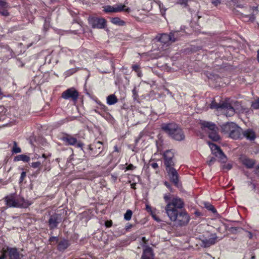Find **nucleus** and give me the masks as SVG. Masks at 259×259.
<instances>
[{"mask_svg": "<svg viewBox=\"0 0 259 259\" xmlns=\"http://www.w3.org/2000/svg\"><path fill=\"white\" fill-rule=\"evenodd\" d=\"M26 172L23 171L21 174V176H20V183H21L22 182H23V180H24V179L26 178Z\"/></svg>", "mask_w": 259, "mask_h": 259, "instance_id": "nucleus-39", "label": "nucleus"}, {"mask_svg": "<svg viewBox=\"0 0 259 259\" xmlns=\"http://www.w3.org/2000/svg\"><path fill=\"white\" fill-rule=\"evenodd\" d=\"M223 0H212L211 3L214 6H218L219 5L221 4Z\"/></svg>", "mask_w": 259, "mask_h": 259, "instance_id": "nucleus-37", "label": "nucleus"}, {"mask_svg": "<svg viewBox=\"0 0 259 259\" xmlns=\"http://www.w3.org/2000/svg\"><path fill=\"white\" fill-rule=\"evenodd\" d=\"M240 0H232L234 6H236L237 7L241 8L242 7V5L241 4H239V2H240Z\"/></svg>", "mask_w": 259, "mask_h": 259, "instance_id": "nucleus-36", "label": "nucleus"}, {"mask_svg": "<svg viewBox=\"0 0 259 259\" xmlns=\"http://www.w3.org/2000/svg\"><path fill=\"white\" fill-rule=\"evenodd\" d=\"M208 145L211 149L212 153L219 159V160L223 163L227 161V157L221 149L215 144L208 142Z\"/></svg>", "mask_w": 259, "mask_h": 259, "instance_id": "nucleus-8", "label": "nucleus"}, {"mask_svg": "<svg viewBox=\"0 0 259 259\" xmlns=\"http://www.w3.org/2000/svg\"><path fill=\"white\" fill-rule=\"evenodd\" d=\"M142 241H143V242L144 243H145H145H146V242H147V240H146V238H145V237H142Z\"/></svg>", "mask_w": 259, "mask_h": 259, "instance_id": "nucleus-51", "label": "nucleus"}, {"mask_svg": "<svg viewBox=\"0 0 259 259\" xmlns=\"http://www.w3.org/2000/svg\"><path fill=\"white\" fill-rule=\"evenodd\" d=\"M132 68L134 70L137 71L139 69V66H132Z\"/></svg>", "mask_w": 259, "mask_h": 259, "instance_id": "nucleus-48", "label": "nucleus"}, {"mask_svg": "<svg viewBox=\"0 0 259 259\" xmlns=\"http://www.w3.org/2000/svg\"><path fill=\"white\" fill-rule=\"evenodd\" d=\"M132 225H127L126 226V229L127 230V229H130L131 228H132Z\"/></svg>", "mask_w": 259, "mask_h": 259, "instance_id": "nucleus-56", "label": "nucleus"}, {"mask_svg": "<svg viewBox=\"0 0 259 259\" xmlns=\"http://www.w3.org/2000/svg\"><path fill=\"white\" fill-rule=\"evenodd\" d=\"M171 37L170 36V34H167L166 33H163L161 34H158L156 37L155 39L157 40V42L159 44L157 45L160 46L162 45V46L160 48L158 47V48H155L150 52H148L147 53H143L141 55V57L142 58H147L149 59H156L158 57L162 56L164 53L162 52L164 49V45H165L166 47H167L170 42H171Z\"/></svg>", "mask_w": 259, "mask_h": 259, "instance_id": "nucleus-2", "label": "nucleus"}, {"mask_svg": "<svg viewBox=\"0 0 259 259\" xmlns=\"http://www.w3.org/2000/svg\"><path fill=\"white\" fill-rule=\"evenodd\" d=\"M8 7V4L5 0H0V7L2 8H7Z\"/></svg>", "mask_w": 259, "mask_h": 259, "instance_id": "nucleus-35", "label": "nucleus"}, {"mask_svg": "<svg viewBox=\"0 0 259 259\" xmlns=\"http://www.w3.org/2000/svg\"><path fill=\"white\" fill-rule=\"evenodd\" d=\"M61 221V218L60 214H54L51 215L49 220V226L50 229L56 228Z\"/></svg>", "mask_w": 259, "mask_h": 259, "instance_id": "nucleus-15", "label": "nucleus"}, {"mask_svg": "<svg viewBox=\"0 0 259 259\" xmlns=\"http://www.w3.org/2000/svg\"><path fill=\"white\" fill-rule=\"evenodd\" d=\"M136 184L135 183H133L131 184V188H132L133 189H136Z\"/></svg>", "mask_w": 259, "mask_h": 259, "instance_id": "nucleus-53", "label": "nucleus"}, {"mask_svg": "<svg viewBox=\"0 0 259 259\" xmlns=\"http://www.w3.org/2000/svg\"><path fill=\"white\" fill-rule=\"evenodd\" d=\"M132 214L133 212L132 210L128 209L126 211L125 213L124 214V219L126 221H129L131 219Z\"/></svg>", "mask_w": 259, "mask_h": 259, "instance_id": "nucleus-31", "label": "nucleus"}, {"mask_svg": "<svg viewBox=\"0 0 259 259\" xmlns=\"http://www.w3.org/2000/svg\"><path fill=\"white\" fill-rule=\"evenodd\" d=\"M49 241L51 243H52L54 242H57L58 241V239H57V237H52L50 238Z\"/></svg>", "mask_w": 259, "mask_h": 259, "instance_id": "nucleus-45", "label": "nucleus"}, {"mask_svg": "<svg viewBox=\"0 0 259 259\" xmlns=\"http://www.w3.org/2000/svg\"><path fill=\"white\" fill-rule=\"evenodd\" d=\"M242 133L243 136L248 140H252L255 139V134L252 130H247L243 132L242 129L238 126L237 124L235 126H234V130H232V132L229 137L233 139H237L241 138Z\"/></svg>", "mask_w": 259, "mask_h": 259, "instance_id": "nucleus-6", "label": "nucleus"}, {"mask_svg": "<svg viewBox=\"0 0 259 259\" xmlns=\"http://www.w3.org/2000/svg\"><path fill=\"white\" fill-rule=\"evenodd\" d=\"M115 6V13H118L121 12H125L126 13H130L131 9L127 7L125 5L121 4H117Z\"/></svg>", "mask_w": 259, "mask_h": 259, "instance_id": "nucleus-21", "label": "nucleus"}, {"mask_svg": "<svg viewBox=\"0 0 259 259\" xmlns=\"http://www.w3.org/2000/svg\"><path fill=\"white\" fill-rule=\"evenodd\" d=\"M162 128L176 140L182 141L185 138L182 129L176 124H165L162 126Z\"/></svg>", "mask_w": 259, "mask_h": 259, "instance_id": "nucleus-4", "label": "nucleus"}, {"mask_svg": "<svg viewBox=\"0 0 259 259\" xmlns=\"http://www.w3.org/2000/svg\"><path fill=\"white\" fill-rule=\"evenodd\" d=\"M102 145V143L100 141H97L94 143L93 145L90 146V149L93 150L94 148H98L99 149H101V147Z\"/></svg>", "mask_w": 259, "mask_h": 259, "instance_id": "nucleus-30", "label": "nucleus"}, {"mask_svg": "<svg viewBox=\"0 0 259 259\" xmlns=\"http://www.w3.org/2000/svg\"><path fill=\"white\" fill-rule=\"evenodd\" d=\"M142 259H154V254L152 249L149 247H147L143 251L141 257Z\"/></svg>", "mask_w": 259, "mask_h": 259, "instance_id": "nucleus-20", "label": "nucleus"}, {"mask_svg": "<svg viewBox=\"0 0 259 259\" xmlns=\"http://www.w3.org/2000/svg\"><path fill=\"white\" fill-rule=\"evenodd\" d=\"M189 0H179L177 4H180L183 7H187L188 6V2Z\"/></svg>", "mask_w": 259, "mask_h": 259, "instance_id": "nucleus-33", "label": "nucleus"}, {"mask_svg": "<svg viewBox=\"0 0 259 259\" xmlns=\"http://www.w3.org/2000/svg\"><path fill=\"white\" fill-rule=\"evenodd\" d=\"M166 169L171 181L175 185H177L179 182V177L177 170L172 166L166 167Z\"/></svg>", "mask_w": 259, "mask_h": 259, "instance_id": "nucleus-14", "label": "nucleus"}, {"mask_svg": "<svg viewBox=\"0 0 259 259\" xmlns=\"http://www.w3.org/2000/svg\"><path fill=\"white\" fill-rule=\"evenodd\" d=\"M255 173L259 174V165L255 167Z\"/></svg>", "mask_w": 259, "mask_h": 259, "instance_id": "nucleus-50", "label": "nucleus"}, {"mask_svg": "<svg viewBox=\"0 0 259 259\" xmlns=\"http://www.w3.org/2000/svg\"><path fill=\"white\" fill-rule=\"evenodd\" d=\"M106 226L107 227H110L112 225V222L111 221H107L105 223Z\"/></svg>", "mask_w": 259, "mask_h": 259, "instance_id": "nucleus-47", "label": "nucleus"}, {"mask_svg": "<svg viewBox=\"0 0 259 259\" xmlns=\"http://www.w3.org/2000/svg\"><path fill=\"white\" fill-rule=\"evenodd\" d=\"M150 165L152 167H153L154 169H156V168L158 167V164L156 162H153L152 163L150 164Z\"/></svg>", "mask_w": 259, "mask_h": 259, "instance_id": "nucleus-46", "label": "nucleus"}, {"mask_svg": "<svg viewBox=\"0 0 259 259\" xmlns=\"http://www.w3.org/2000/svg\"><path fill=\"white\" fill-rule=\"evenodd\" d=\"M251 107L254 109H259V98L252 103Z\"/></svg>", "mask_w": 259, "mask_h": 259, "instance_id": "nucleus-32", "label": "nucleus"}, {"mask_svg": "<svg viewBox=\"0 0 259 259\" xmlns=\"http://www.w3.org/2000/svg\"><path fill=\"white\" fill-rule=\"evenodd\" d=\"M21 150L20 148L17 146L16 142L14 143V145L13 148L12 152L15 153H18L21 152Z\"/></svg>", "mask_w": 259, "mask_h": 259, "instance_id": "nucleus-34", "label": "nucleus"}, {"mask_svg": "<svg viewBox=\"0 0 259 259\" xmlns=\"http://www.w3.org/2000/svg\"><path fill=\"white\" fill-rule=\"evenodd\" d=\"M111 22L118 26H123L125 24V22L118 17L113 18L111 19Z\"/></svg>", "mask_w": 259, "mask_h": 259, "instance_id": "nucleus-25", "label": "nucleus"}, {"mask_svg": "<svg viewBox=\"0 0 259 259\" xmlns=\"http://www.w3.org/2000/svg\"><path fill=\"white\" fill-rule=\"evenodd\" d=\"M223 106V104L221 105L218 104L214 101H212L210 104V108L211 109H217L218 110L221 111L223 112V110L222 109V107Z\"/></svg>", "mask_w": 259, "mask_h": 259, "instance_id": "nucleus-28", "label": "nucleus"}, {"mask_svg": "<svg viewBox=\"0 0 259 259\" xmlns=\"http://www.w3.org/2000/svg\"><path fill=\"white\" fill-rule=\"evenodd\" d=\"M173 1L174 3H175L176 4H178V1H179V0H172Z\"/></svg>", "mask_w": 259, "mask_h": 259, "instance_id": "nucleus-58", "label": "nucleus"}, {"mask_svg": "<svg viewBox=\"0 0 259 259\" xmlns=\"http://www.w3.org/2000/svg\"><path fill=\"white\" fill-rule=\"evenodd\" d=\"M76 71V69L74 68V69H71L70 71H67L66 73L68 75H70L73 74V73H74Z\"/></svg>", "mask_w": 259, "mask_h": 259, "instance_id": "nucleus-44", "label": "nucleus"}, {"mask_svg": "<svg viewBox=\"0 0 259 259\" xmlns=\"http://www.w3.org/2000/svg\"><path fill=\"white\" fill-rule=\"evenodd\" d=\"M56 59H52L51 55H48L45 60V64H54L57 63Z\"/></svg>", "mask_w": 259, "mask_h": 259, "instance_id": "nucleus-29", "label": "nucleus"}, {"mask_svg": "<svg viewBox=\"0 0 259 259\" xmlns=\"http://www.w3.org/2000/svg\"><path fill=\"white\" fill-rule=\"evenodd\" d=\"M135 168V167L132 164H130L126 167V169L125 171L128 170H133Z\"/></svg>", "mask_w": 259, "mask_h": 259, "instance_id": "nucleus-42", "label": "nucleus"}, {"mask_svg": "<svg viewBox=\"0 0 259 259\" xmlns=\"http://www.w3.org/2000/svg\"><path fill=\"white\" fill-rule=\"evenodd\" d=\"M6 203L9 207H27L31 203L25 201L23 198L18 197L14 194H12L5 198Z\"/></svg>", "mask_w": 259, "mask_h": 259, "instance_id": "nucleus-5", "label": "nucleus"}, {"mask_svg": "<svg viewBox=\"0 0 259 259\" xmlns=\"http://www.w3.org/2000/svg\"><path fill=\"white\" fill-rule=\"evenodd\" d=\"M206 207H207V208L208 210H211L212 212H215V210L212 205L208 204L207 205H206Z\"/></svg>", "mask_w": 259, "mask_h": 259, "instance_id": "nucleus-40", "label": "nucleus"}, {"mask_svg": "<svg viewBox=\"0 0 259 259\" xmlns=\"http://www.w3.org/2000/svg\"><path fill=\"white\" fill-rule=\"evenodd\" d=\"M0 14L4 16H8L9 15V13L7 10L0 11Z\"/></svg>", "mask_w": 259, "mask_h": 259, "instance_id": "nucleus-41", "label": "nucleus"}, {"mask_svg": "<svg viewBox=\"0 0 259 259\" xmlns=\"http://www.w3.org/2000/svg\"><path fill=\"white\" fill-rule=\"evenodd\" d=\"M223 113L226 116H232L235 112H240L242 111L243 108L238 102L231 101L229 100L225 101L223 103L222 107Z\"/></svg>", "mask_w": 259, "mask_h": 259, "instance_id": "nucleus-3", "label": "nucleus"}, {"mask_svg": "<svg viewBox=\"0 0 259 259\" xmlns=\"http://www.w3.org/2000/svg\"><path fill=\"white\" fill-rule=\"evenodd\" d=\"M257 60L258 62L259 63V50L257 52Z\"/></svg>", "mask_w": 259, "mask_h": 259, "instance_id": "nucleus-54", "label": "nucleus"}, {"mask_svg": "<svg viewBox=\"0 0 259 259\" xmlns=\"http://www.w3.org/2000/svg\"><path fill=\"white\" fill-rule=\"evenodd\" d=\"M61 97L64 99H70L75 101L78 97V93L75 88H71L64 91Z\"/></svg>", "mask_w": 259, "mask_h": 259, "instance_id": "nucleus-11", "label": "nucleus"}, {"mask_svg": "<svg viewBox=\"0 0 259 259\" xmlns=\"http://www.w3.org/2000/svg\"><path fill=\"white\" fill-rule=\"evenodd\" d=\"M152 70H153V71L155 73V74H158V73H157V72H155V71H154V70L153 69H152Z\"/></svg>", "mask_w": 259, "mask_h": 259, "instance_id": "nucleus-61", "label": "nucleus"}, {"mask_svg": "<svg viewBox=\"0 0 259 259\" xmlns=\"http://www.w3.org/2000/svg\"><path fill=\"white\" fill-rule=\"evenodd\" d=\"M239 160L240 162L247 168H251L255 164V160L245 155H241Z\"/></svg>", "mask_w": 259, "mask_h": 259, "instance_id": "nucleus-17", "label": "nucleus"}, {"mask_svg": "<svg viewBox=\"0 0 259 259\" xmlns=\"http://www.w3.org/2000/svg\"><path fill=\"white\" fill-rule=\"evenodd\" d=\"M171 37V42H174L177 41L180 37V34L178 31H171L169 33Z\"/></svg>", "mask_w": 259, "mask_h": 259, "instance_id": "nucleus-26", "label": "nucleus"}, {"mask_svg": "<svg viewBox=\"0 0 259 259\" xmlns=\"http://www.w3.org/2000/svg\"><path fill=\"white\" fill-rule=\"evenodd\" d=\"M217 237L215 234H211L208 238L204 239L202 241L205 247H209L215 243L217 242Z\"/></svg>", "mask_w": 259, "mask_h": 259, "instance_id": "nucleus-19", "label": "nucleus"}, {"mask_svg": "<svg viewBox=\"0 0 259 259\" xmlns=\"http://www.w3.org/2000/svg\"><path fill=\"white\" fill-rule=\"evenodd\" d=\"M154 219L156 220L157 221H158V220H157L155 217H153Z\"/></svg>", "mask_w": 259, "mask_h": 259, "instance_id": "nucleus-60", "label": "nucleus"}, {"mask_svg": "<svg viewBox=\"0 0 259 259\" xmlns=\"http://www.w3.org/2000/svg\"><path fill=\"white\" fill-rule=\"evenodd\" d=\"M232 166V164H230V163H227L226 164H224L223 165V169H226L227 170H230L231 169Z\"/></svg>", "mask_w": 259, "mask_h": 259, "instance_id": "nucleus-38", "label": "nucleus"}, {"mask_svg": "<svg viewBox=\"0 0 259 259\" xmlns=\"http://www.w3.org/2000/svg\"><path fill=\"white\" fill-rule=\"evenodd\" d=\"M165 69L167 71H170L171 70L170 67H169L168 66H166V67L165 68Z\"/></svg>", "mask_w": 259, "mask_h": 259, "instance_id": "nucleus-52", "label": "nucleus"}, {"mask_svg": "<svg viewBox=\"0 0 259 259\" xmlns=\"http://www.w3.org/2000/svg\"><path fill=\"white\" fill-rule=\"evenodd\" d=\"M249 20H250L251 21H253L255 19V17H254L253 15L249 16Z\"/></svg>", "mask_w": 259, "mask_h": 259, "instance_id": "nucleus-49", "label": "nucleus"}, {"mask_svg": "<svg viewBox=\"0 0 259 259\" xmlns=\"http://www.w3.org/2000/svg\"><path fill=\"white\" fill-rule=\"evenodd\" d=\"M215 161V159L214 158L211 157L210 159L207 161V163L208 165H210Z\"/></svg>", "mask_w": 259, "mask_h": 259, "instance_id": "nucleus-43", "label": "nucleus"}, {"mask_svg": "<svg viewBox=\"0 0 259 259\" xmlns=\"http://www.w3.org/2000/svg\"><path fill=\"white\" fill-rule=\"evenodd\" d=\"M62 140L68 145L75 146L77 148H82V143L78 141L77 139L69 135H67L62 138Z\"/></svg>", "mask_w": 259, "mask_h": 259, "instance_id": "nucleus-12", "label": "nucleus"}, {"mask_svg": "<svg viewBox=\"0 0 259 259\" xmlns=\"http://www.w3.org/2000/svg\"><path fill=\"white\" fill-rule=\"evenodd\" d=\"M39 156H34V157L33 158V159H39Z\"/></svg>", "mask_w": 259, "mask_h": 259, "instance_id": "nucleus-57", "label": "nucleus"}, {"mask_svg": "<svg viewBox=\"0 0 259 259\" xmlns=\"http://www.w3.org/2000/svg\"><path fill=\"white\" fill-rule=\"evenodd\" d=\"M7 253H8L9 259H20L19 254L16 248H8L7 250L3 249L0 252V259H5Z\"/></svg>", "mask_w": 259, "mask_h": 259, "instance_id": "nucleus-10", "label": "nucleus"}, {"mask_svg": "<svg viewBox=\"0 0 259 259\" xmlns=\"http://www.w3.org/2000/svg\"><path fill=\"white\" fill-rule=\"evenodd\" d=\"M50 154L46 155L45 154H43L42 155V157L45 159L44 161H43L42 162H41V161H40L32 162L31 163L30 166L34 168H38L39 169V170H40L42 165H44L46 166L47 165V163H50Z\"/></svg>", "mask_w": 259, "mask_h": 259, "instance_id": "nucleus-16", "label": "nucleus"}, {"mask_svg": "<svg viewBox=\"0 0 259 259\" xmlns=\"http://www.w3.org/2000/svg\"><path fill=\"white\" fill-rule=\"evenodd\" d=\"M248 237H249V238H252V234H251V233L248 232Z\"/></svg>", "mask_w": 259, "mask_h": 259, "instance_id": "nucleus-55", "label": "nucleus"}, {"mask_svg": "<svg viewBox=\"0 0 259 259\" xmlns=\"http://www.w3.org/2000/svg\"><path fill=\"white\" fill-rule=\"evenodd\" d=\"M117 102L118 99L114 94L110 95L107 97V103L109 105H114Z\"/></svg>", "mask_w": 259, "mask_h": 259, "instance_id": "nucleus-22", "label": "nucleus"}, {"mask_svg": "<svg viewBox=\"0 0 259 259\" xmlns=\"http://www.w3.org/2000/svg\"><path fill=\"white\" fill-rule=\"evenodd\" d=\"M165 186H166L167 187H169V185H168V183H167V182H165Z\"/></svg>", "mask_w": 259, "mask_h": 259, "instance_id": "nucleus-59", "label": "nucleus"}, {"mask_svg": "<svg viewBox=\"0 0 259 259\" xmlns=\"http://www.w3.org/2000/svg\"><path fill=\"white\" fill-rule=\"evenodd\" d=\"M88 20L93 28L103 29L106 26V21L103 18L89 17Z\"/></svg>", "mask_w": 259, "mask_h": 259, "instance_id": "nucleus-9", "label": "nucleus"}, {"mask_svg": "<svg viewBox=\"0 0 259 259\" xmlns=\"http://www.w3.org/2000/svg\"><path fill=\"white\" fill-rule=\"evenodd\" d=\"M201 125L206 128L210 139L214 141H218L220 140V137L218 133V128L214 124L207 121H203L201 122Z\"/></svg>", "mask_w": 259, "mask_h": 259, "instance_id": "nucleus-7", "label": "nucleus"}, {"mask_svg": "<svg viewBox=\"0 0 259 259\" xmlns=\"http://www.w3.org/2000/svg\"><path fill=\"white\" fill-rule=\"evenodd\" d=\"M236 125V124L233 122L224 124L221 126L222 132L229 136L232 132V130H234V126Z\"/></svg>", "mask_w": 259, "mask_h": 259, "instance_id": "nucleus-18", "label": "nucleus"}, {"mask_svg": "<svg viewBox=\"0 0 259 259\" xmlns=\"http://www.w3.org/2000/svg\"><path fill=\"white\" fill-rule=\"evenodd\" d=\"M103 11L106 13H115V6L107 5L103 7Z\"/></svg>", "mask_w": 259, "mask_h": 259, "instance_id": "nucleus-24", "label": "nucleus"}, {"mask_svg": "<svg viewBox=\"0 0 259 259\" xmlns=\"http://www.w3.org/2000/svg\"><path fill=\"white\" fill-rule=\"evenodd\" d=\"M68 246V242L66 240H62L60 241L58 244V249L60 250H64L67 248Z\"/></svg>", "mask_w": 259, "mask_h": 259, "instance_id": "nucleus-27", "label": "nucleus"}, {"mask_svg": "<svg viewBox=\"0 0 259 259\" xmlns=\"http://www.w3.org/2000/svg\"><path fill=\"white\" fill-rule=\"evenodd\" d=\"M15 161H23L24 162H28L30 160V158L28 156L21 154L17 156L14 159Z\"/></svg>", "mask_w": 259, "mask_h": 259, "instance_id": "nucleus-23", "label": "nucleus"}, {"mask_svg": "<svg viewBox=\"0 0 259 259\" xmlns=\"http://www.w3.org/2000/svg\"><path fill=\"white\" fill-rule=\"evenodd\" d=\"M174 153L171 150H167L163 153L164 162L166 167L174 165Z\"/></svg>", "mask_w": 259, "mask_h": 259, "instance_id": "nucleus-13", "label": "nucleus"}, {"mask_svg": "<svg viewBox=\"0 0 259 259\" xmlns=\"http://www.w3.org/2000/svg\"><path fill=\"white\" fill-rule=\"evenodd\" d=\"M164 199L167 202L166 212L172 221L176 222L178 225H186L189 221V217L185 211H178V209L184 206L182 200L178 197H172L170 194L165 195Z\"/></svg>", "mask_w": 259, "mask_h": 259, "instance_id": "nucleus-1", "label": "nucleus"}]
</instances>
